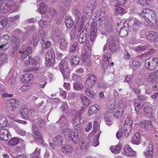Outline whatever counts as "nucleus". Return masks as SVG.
<instances>
[{
    "label": "nucleus",
    "instance_id": "1",
    "mask_svg": "<svg viewBox=\"0 0 158 158\" xmlns=\"http://www.w3.org/2000/svg\"><path fill=\"white\" fill-rule=\"evenodd\" d=\"M17 10V7L14 2L11 4H2L0 6V12L2 13H5L8 12L10 13L16 11Z\"/></svg>",
    "mask_w": 158,
    "mask_h": 158
},
{
    "label": "nucleus",
    "instance_id": "2",
    "mask_svg": "<svg viewBox=\"0 0 158 158\" xmlns=\"http://www.w3.org/2000/svg\"><path fill=\"white\" fill-rule=\"evenodd\" d=\"M62 132L65 136L70 138L74 143H77L79 141L78 135L77 132L74 131L73 130L66 128L63 130Z\"/></svg>",
    "mask_w": 158,
    "mask_h": 158
},
{
    "label": "nucleus",
    "instance_id": "3",
    "mask_svg": "<svg viewBox=\"0 0 158 158\" xmlns=\"http://www.w3.org/2000/svg\"><path fill=\"white\" fill-rule=\"evenodd\" d=\"M158 64V58L151 57L147 59L145 61V65L148 69L153 70L156 69Z\"/></svg>",
    "mask_w": 158,
    "mask_h": 158
},
{
    "label": "nucleus",
    "instance_id": "4",
    "mask_svg": "<svg viewBox=\"0 0 158 158\" xmlns=\"http://www.w3.org/2000/svg\"><path fill=\"white\" fill-rule=\"evenodd\" d=\"M55 55L54 51L50 49L45 55L46 61L45 64L48 66H52L54 63Z\"/></svg>",
    "mask_w": 158,
    "mask_h": 158
},
{
    "label": "nucleus",
    "instance_id": "5",
    "mask_svg": "<svg viewBox=\"0 0 158 158\" xmlns=\"http://www.w3.org/2000/svg\"><path fill=\"white\" fill-rule=\"evenodd\" d=\"M107 40V44H108L109 48L111 51L115 52L117 50L118 43L116 38L112 36L108 39Z\"/></svg>",
    "mask_w": 158,
    "mask_h": 158
},
{
    "label": "nucleus",
    "instance_id": "6",
    "mask_svg": "<svg viewBox=\"0 0 158 158\" xmlns=\"http://www.w3.org/2000/svg\"><path fill=\"white\" fill-rule=\"evenodd\" d=\"M109 108L113 110V115L115 118H118L122 117L124 111L123 108L119 107L116 108L114 103L110 104Z\"/></svg>",
    "mask_w": 158,
    "mask_h": 158
},
{
    "label": "nucleus",
    "instance_id": "7",
    "mask_svg": "<svg viewBox=\"0 0 158 158\" xmlns=\"http://www.w3.org/2000/svg\"><path fill=\"white\" fill-rule=\"evenodd\" d=\"M33 137L36 142L39 145H42L43 143V139L40 134L38 131L36 126L33 127Z\"/></svg>",
    "mask_w": 158,
    "mask_h": 158
},
{
    "label": "nucleus",
    "instance_id": "8",
    "mask_svg": "<svg viewBox=\"0 0 158 158\" xmlns=\"http://www.w3.org/2000/svg\"><path fill=\"white\" fill-rule=\"evenodd\" d=\"M97 80V78L93 75H89L87 77L84 86L86 89H90Z\"/></svg>",
    "mask_w": 158,
    "mask_h": 158
},
{
    "label": "nucleus",
    "instance_id": "9",
    "mask_svg": "<svg viewBox=\"0 0 158 158\" xmlns=\"http://www.w3.org/2000/svg\"><path fill=\"white\" fill-rule=\"evenodd\" d=\"M90 40L93 43L94 42L97 36V24L96 22L92 23L91 25Z\"/></svg>",
    "mask_w": 158,
    "mask_h": 158
},
{
    "label": "nucleus",
    "instance_id": "10",
    "mask_svg": "<svg viewBox=\"0 0 158 158\" xmlns=\"http://www.w3.org/2000/svg\"><path fill=\"white\" fill-rule=\"evenodd\" d=\"M146 38L148 40L153 42L156 40L158 37V32L153 31L148 32L146 33Z\"/></svg>",
    "mask_w": 158,
    "mask_h": 158
},
{
    "label": "nucleus",
    "instance_id": "11",
    "mask_svg": "<svg viewBox=\"0 0 158 158\" xmlns=\"http://www.w3.org/2000/svg\"><path fill=\"white\" fill-rule=\"evenodd\" d=\"M139 126L148 131H151L153 129L152 122L149 120H146L140 123Z\"/></svg>",
    "mask_w": 158,
    "mask_h": 158
},
{
    "label": "nucleus",
    "instance_id": "12",
    "mask_svg": "<svg viewBox=\"0 0 158 158\" xmlns=\"http://www.w3.org/2000/svg\"><path fill=\"white\" fill-rule=\"evenodd\" d=\"M144 15L151 17L152 19H155L156 18V13L154 11L149 9L144 8L143 10L142 13Z\"/></svg>",
    "mask_w": 158,
    "mask_h": 158
},
{
    "label": "nucleus",
    "instance_id": "13",
    "mask_svg": "<svg viewBox=\"0 0 158 158\" xmlns=\"http://www.w3.org/2000/svg\"><path fill=\"white\" fill-rule=\"evenodd\" d=\"M12 47L13 49V51L15 52L19 48L20 46V39L16 37H13L11 38Z\"/></svg>",
    "mask_w": 158,
    "mask_h": 158
},
{
    "label": "nucleus",
    "instance_id": "14",
    "mask_svg": "<svg viewBox=\"0 0 158 158\" xmlns=\"http://www.w3.org/2000/svg\"><path fill=\"white\" fill-rule=\"evenodd\" d=\"M124 154L128 156L133 157L135 156L136 152L128 145H125L123 149Z\"/></svg>",
    "mask_w": 158,
    "mask_h": 158
},
{
    "label": "nucleus",
    "instance_id": "15",
    "mask_svg": "<svg viewBox=\"0 0 158 158\" xmlns=\"http://www.w3.org/2000/svg\"><path fill=\"white\" fill-rule=\"evenodd\" d=\"M19 101L16 99H10L8 102V106L10 107V110L14 111L19 106Z\"/></svg>",
    "mask_w": 158,
    "mask_h": 158
},
{
    "label": "nucleus",
    "instance_id": "16",
    "mask_svg": "<svg viewBox=\"0 0 158 158\" xmlns=\"http://www.w3.org/2000/svg\"><path fill=\"white\" fill-rule=\"evenodd\" d=\"M110 55L109 52H106L103 54V60L102 62V66L105 69L108 66Z\"/></svg>",
    "mask_w": 158,
    "mask_h": 158
},
{
    "label": "nucleus",
    "instance_id": "17",
    "mask_svg": "<svg viewBox=\"0 0 158 158\" xmlns=\"http://www.w3.org/2000/svg\"><path fill=\"white\" fill-rule=\"evenodd\" d=\"M10 135L9 131L6 129H2L0 130V138L3 141H6Z\"/></svg>",
    "mask_w": 158,
    "mask_h": 158
},
{
    "label": "nucleus",
    "instance_id": "18",
    "mask_svg": "<svg viewBox=\"0 0 158 158\" xmlns=\"http://www.w3.org/2000/svg\"><path fill=\"white\" fill-rule=\"evenodd\" d=\"M60 48L63 50H66L67 48L68 41L65 37H62L58 41Z\"/></svg>",
    "mask_w": 158,
    "mask_h": 158
},
{
    "label": "nucleus",
    "instance_id": "19",
    "mask_svg": "<svg viewBox=\"0 0 158 158\" xmlns=\"http://www.w3.org/2000/svg\"><path fill=\"white\" fill-rule=\"evenodd\" d=\"M105 31L107 32H112L113 30V25L110 19L106 20L103 22Z\"/></svg>",
    "mask_w": 158,
    "mask_h": 158
},
{
    "label": "nucleus",
    "instance_id": "20",
    "mask_svg": "<svg viewBox=\"0 0 158 158\" xmlns=\"http://www.w3.org/2000/svg\"><path fill=\"white\" fill-rule=\"evenodd\" d=\"M99 107L97 104H95L91 106L89 109L88 113L89 116L98 113L99 110Z\"/></svg>",
    "mask_w": 158,
    "mask_h": 158
},
{
    "label": "nucleus",
    "instance_id": "21",
    "mask_svg": "<svg viewBox=\"0 0 158 158\" xmlns=\"http://www.w3.org/2000/svg\"><path fill=\"white\" fill-rule=\"evenodd\" d=\"M147 152H144V154L147 157H152L153 156V148L152 143L149 142L148 147L147 149Z\"/></svg>",
    "mask_w": 158,
    "mask_h": 158
},
{
    "label": "nucleus",
    "instance_id": "22",
    "mask_svg": "<svg viewBox=\"0 0 158 158\" xmlns=\"http://www.w3.org/2000/svg\"><path fill=\"white\" fill-rule=\"evenodd\" d=\"M20 113L23 118L27 119L29 118V112L27 108L22 107L20 110Z\"/></svg>",
    "mask_w": 158,
    "mask_h": 158
},
{
    "label": "nucleus",
    "instance_id": "23",
    "mask_svg": "<svg viewBox=\"0 0 158 158\" xmlns=\"http://www.w3.org/2000/svg\"><path fill=\"white\" fill-rule=\"evenodd\" d=\"M31 48L30 47H28L25 51H19L20 52L22 53V54L20 58L24 59L28 55H30L32 52Z\"/></svg>",
    "mask_w": 158,
    "mask_h": 158
},
{
    "label": "nucleus",
    "instance_id": "24",
    "mask_svg": "<svg viewBox=\"0 0 158 158\" xmlns=\"http://www.w3.org/2000/svg\"><path fill=\"white\" fill-rule=\"evenodd\" d=\"M63 138L61 135H58L53 139V141L54 143L57 145L60 146L62 144L63 142Z\"/></svg>",
    "mask_w": 158,
    "mask_h": 158
},
{
    "label": "nucleus",
    "instance_id": "25",
    "mask_svg": "<svg viewBox=\"0 0 158 158\" xmlns=\"http://www.w3.org/2000/svg\"><path fill=\"white\" fill-rule=\"evenodd\" d=\"M99 15V20L102 21V23L105 22L106 20H108L110 19L106 15L105 11H104L101 12Z\"/></svg>",
    "mask_w": 158,
    "mask_h": 158
},
{
    "label": "nucleus",
    "instance_id": "26",
    "mask_svg": "<svg viewBox=\"0 0 158 158\" xmlns=\"http://www.w3.org/2000/svg\"><path fill=\"white\" fill-rule=\"evenodd\" d=\"M68 60L66 58H64L61 61L59 65V68L61 70L68 69Z\"/></svg>",
    "mask_w": 158,
    "mask_h": 158
},
{
    "label": "nucleus",
    "instance_id": "27",
    "mask_svg": "<svg viewBox=\"0 0 158 158\" xmlns=\"http://www.w3.org/2000/svg\"><path fill=\"white\" fill-rule=\"evenodd\" d=\"M8 124L6 118L2 115H0V128L6 127Z\"/></svg>",
    "mask_w": 158,
    "mask_h": 158
},
{
    "label": "nucleus",
    "instance_id": "28",
    "mask_svg": "<svg viewBox=\"0 0 158 158\" xmlns=\"http://www.w3.org/2000/svg\"><path fill=\"white\" fill-rule=\"evenodd\" d=\"M65 23L68 28L71 27L73 25V21L70 16H67L66 17Z\"/></svg>",
    "mask_w": 158,
    "mask_h": 158
},
{
    "label": "nucleus",
    "instance_id": "29",
    "mask_svg": "<svg viewBox=\"0 0 158 158\" xmlns=\"http://www.w3.org/2000/svg\"><path fill=\"white\" fill-rule=\"evenodd\" d=\"M62 151L64 153H72L73 150V147L71 146L67 145L63 146L61 148Z\"/></svg>",
    "mask_w": 158,
    "mask_h": 158
},
{
    "label": "nucleus",
    "instance_id": "30",
    "mask_svg": "<svg viewBox=\"0 0 158 158\" xmlns=\"http://www.w3.org/2000/svg\"><path fill=\"white\" fill-rule=\"evenodd\" d=\"M131 141L132 143L136 145H138L140 143V135L139 133L135 134Z\"/></svg>",
    "mask_w": 158,
    "mask_h": 158
},
{
    "label": "nucleus",
    "instance_id": "31",
    "mask_svg": "<svg viewBox=\"0 0 158 158\" xmlns=\"http://www.w3.org/2000/svg\"><path fill=\"white\" fill-rule=\"evenodd\" d=\"M143 111L148 118H150L152 117V110L149 106H145L143 108Z\"/></svg>",
    "mask_w": 158,
    "mask_h": 158
},
{
    "label": "nucleus",
    "instance_id": "32",
    "mask_svg": "<svg viewBox=\"0 0 158 158\" xmlns=\"http://www.w3.org/2000/svg\"><path fill=\"white\" fill-rule=\"evenodd\" d=\"M87 7L90 9L92 13V11L96 7V4L95 0H91L89 2L87 5Z\"/></svg>",
    "mask_w": 158,
    "mask_h": 158
},
{
    "label": "nucleus",
    "instance_id": "33",
    "mask_svg": "<svg viewBox=\"0 0 158 158\" xmlns=\"http://www.w3.org/2000/svg\"><path fill=\"white\" fill-rule=\"evenodd\" d=\"M122 148V146L120 144L116 145L111 147L110 148V150L111 152L114 154H118L119 153Z\"/></svg>",
    "mask_w": 158,
    "mask_h": 158
},
{
    "label": "nucleus",
    "instance_id": "34",
    "mask_svg": "<svg viewBox=\"0 0 158 158\" xmlns=\"http://www.w3.org/2000/svg\"><path fill=\"white\" fill-rule=\"evenodd\" d=\"M148 46L147 45H144L141 46H135L132 47V49L137 52H141L145 50L148 49Z\"/></svg>",
    "mask_w": 158,
    "mask_h": 158
},
{
    "label": "nucleus",
    "instance_id": "35",
    "mask_svg": "<svg viewBox=\"0 0 158 158\" xmlns=\"http://www.w3.org/2000/svg\"><path fill=\"white\" fill-rule=\"evenodd\" d=\"M33 77V76L31 74H27L23 77L21 79V81L22 82H27L31 80Z\"/></svg>",
    "mask_w": 158,
    "mask_h": 158
},
{
    "label": "nucleus",
    "instance_id": "36",
    "mask_svg": "<svg viewBox=\"0 0 158 158\" xmlns=\"http://www.w3.org/2000/svg\"><path fill=\"white\" fill-rule=\"evenodd\" d=\"M71 64L74 66L78 64L80 61V58L78 56H73L71 58Z\"/></svg>",
    "mask_w": 158,
    "mask_h": 158
},
{
    "label": "nucleus",
    "instance_id": "37",
    "mask_svg": "<svg viewBox=\"0 0 158 158\" xmlns=\"http://www.w3.org/2000/svg\"><path fill=\"white\" fill-rule=\"evenodd\" d=\"M131 127L130 125H125L123 127V131L124 135L126 137H128L131 134Z\"/></svg>",
    "mask_w": 158,
    "mask_h": 158
},
{
    "label": "nucleus",
    "instance_id": "38",
    "mask_svg": "<svg viewBox=\"0 0 158 158\" xmlns=\"http://www.w3.org/2000/svg\"><path fill=\"white\" fill-rule=\"evenodd\" d=\"M87 48H88V51H86L85 50L86 52L83 53L82 55V59L84 61H86L87 59L89 58L91 54L90 53L91 50V48L88 46H87Z\"/></svg>",
    "mask_w": 158,
    "mask_h": 158
},
{
    "label": "nucleus",
    "instance_id": "39",
    "mask_svg": "<svg viewBox=\"0 0 158 158\" xmlns=\"http://www.w3.org/2000/svg\"><path fill=\"white\" fill-rule=\"evenodd\" d=\"M6 56L3 53H0V68L6 62Z\"/></svg>",
    "mask_w": 158,
    "mask_h": 158
},
{
    "label": "nucleus",
    "instance_id": "40",
    "mask_svg": "<svg viewBox=\"0 0 158 158\" xmlns=\"http://www.w3.org/2000/svg\"><path fill=\"white\" fill-rule=\"evenodd\" d=\"M7 21L5 18L0 17V29H3L7 24Z\"/></svg>",
    "mask_w": 158,
    "mask_h": 158
},
{
    "label": "nucleus",
    "instance_id": "41",
    "mask_svg": "<svg viewBox=\"0 0 158 158\" xmlns=\"http://www.w3.org/2000/svg\"><path fill=\"white\" fill-rule=\"evenodd\" d=\"M134 106H135V110L137 113L141 110L143 107V105H141L140 103L136 102L135 100H134Z\"/></svg>",
    "mask_w": 158,
    "mask_h": 158
},
{
    "label": "nucleus",
    "instance_id": "42",
    "mask_svg": "<svg viewBox=\"0 0 158 158\" xmlns=\"http://www.w3.org/2000/svg\"><path fill=\"white\" fill-rule=\"evenodd\" d=\"M127 28L124 27L120 29L119 31V35L122 37H125L127 34Z\"/></svg>",
    "mask_w": 158,
    "mask_h": 158
},
{
    "label": "nucleus",
    "instance_id": "43",
    "mask_svg": "<svg viewBox=\"0 0 158 158\" xmlns=\"http://www.w3.org/2000/svg\"><path fill=\"white\" fill-rule=\"evenodd\" d=\"M86 33L82 32L80 35L79 38V41L80 43L81 44L84 43L86 37Z\"/></svg>",
    "mask_w": 158,
    "mask_h": 158
},
{
    "label": "nucleus",
    "instance_id": "44",
    "mask_svg": "<svg viewBox=\"0 0 158 158\" xmlns=\"http://www.w3.org/2000/svg\"><path fill=\"white\" fill-rule=\"evenodd\" d=\"M39 68L38 67H33L28 68L25 69H23V71L24 72H32L36 71L39 70Z\"/></svg>",
    "mask_w": 158,
    "mask_h": 158
},
{
    "label": "nucleus",
    "instance_id": "45",
    "mask_svg": "<svg viewBox=\"0 0 158 158\" xmlns=\"http://www.w3.org/2000/svg\"><path fill=\"white\" fill-rule=\"evenodd\" d=\"M80 148L82 150L86 149L88 148V142L86 141H82L79 143Z\"/></svg>",
    "mask_w": 158,
    "mask_h": 158
},
{
    "label": "nucleus",
    "instance_id": "46",
    "mask_svg": "<svg viewBox=\"0 0 158 158\" xmlns=\"http://www.w3.org/2000/svg\"><path fill=\"white\" fill-rule=\"evenodd\" d=\"M85 93L87 95L91 98H94L95 95L94 92L92 90H90L89 89H86L85 90Z\"/></svg>",
    "mask_w": 158,
    "mask_h": 158
},
{
    "label": "nucleus",
    "instance_id": "47",
    "mask_svg": "<svg viewBox=\"0 0 158 158\" xmlns=\"http://www.w3.org/2000/svg\"><path fill=\"white\" fill-rule=\"evenodd\" d=\"M73 86L74 90H82L83 89V86L80 83H73Z\"/></svg>",
    "mask_w": 158,
    "mask_h": 158
},
{
    "label": "nucleus",
    "instance_id": "48",
    "mask_svg": "<svg viewBox=\"0 0 158 158\" xmlns=\"http://www.w3.org/2000/svg\"><path fill=\"white\" fill-rule=\"evenodd\" d=\"M81 99L82 103L85 106H87L89 104L88 98L86 96H81Z\"/></svg>",
    "mask_w": 158,
    "mask_h": 158
},
{
    "label": "nucleus",
    "instance_id": "49",
    "mask_svg": "<svg viewBox=\"0 0 158 158\" xmlns=\"http://www.w3.org/2000/svg\"><path fill=\"white\" fill-rule=\"evenodd\" d=\"M77 112V115L78 118V121L81 123H83L85 120V119L84 118V117L81 115L80 112H78L77 110L74 111V112Z\"/></svg>",
    "mask_w": 158,
    "mask_h": 158
},
{
    "label": "nucleus",
    "instance_id": "50",
    "mask_svg": "<svg viewBox=\"0 0 158 158\" xmlns=\"http://www.w3.org/2000/svg\"><path fill=\"white\" fill-rule=\"evenodd\" d=\"M142 24L140 21L137 19H135L133 21V27H140Z\"/></svg>",
    "mask_w": 158,
    "mask_h": 158
},
{
    "label": "nucleus",
    "instance_id": "51",
    "mask_svg": "<svg viewBox=\"0 0 158 158\" xmlns=\"http://www.w3.org/2000/svg\"><path fill=\"white\" fill-rule=\"evenodd\" d=\"M19 140L17 138H14L9 142V144L13 146L17 145L19 143Z\"/></svg>",
    "mask_w": 158,
    "mask_h": 158
},
{
    "label": "nucleus",
    "instance_id": "52",
    "mask_svg": "<svg viewBox=\"0 0 158 158\" xmlns=\"http://www.w3.org/2000/svg\"><path fill=\"white\" fill-rule=\"evenodd\" d=\"M150 0H136V2L143 6L149 5Z\"/></svg>",
    "mask_w": 158,
    "mask_h": 158
},
{
    "label": "nucleus",
    "instance_id": "53",
    "mask_svg": "<svg viewBox=\"0 0 158 158\" xmlns=\"http://www.w3.org/2000/svg\"><path fill=\"white\" fill-rule=\"evenodd\" d=\"M132 123H133L131 118L130 117L127 118L125 121V123H124V126L129 125L131 127Z\"/></svg>",
    "mask_w": 158,
    "mask_h": 158
},
{
    "label": "nucleus",
    "instance_id": "54",
    "mask_svg": "<svg viewBox=\"0 0 158 158\" xmlns=\"http://www.w3.org/2000/svg\"><path fill=\"white\" fill-rule=\"evenodd\" d=\"M99 137V135H96L95 136L94 139L92 141L93 145L94 146L96 147L98 145V139Z\"/></svg>",
    "mask_w": 158,
    "mask_h": 158
},
{
    "label": "nucleus",
    "instance_id": "55",
    "mask_svg": "<svg viewBox=\"0 0 158 158\" xmlns=\"http://www.w3.org/2000/svg\"><path fill=\"white\" fill-rule=\"evenodd\" d=\"M78 43L75 42L70 47V51L71 52H73L75 51L77 48Z\"/></svg>",
    "mask_w": 158,
    "mask_h": 158
},
{
    "label": "nucleus",
    "instance_id": "56",
    "mask_svg": "<svg viewBox=\"0 0 158 158\" xmlns=\"http://www.w3.org/2000/svg\"><path fill=\"white\" fill-rule=\"evenodd\" d=\"M61 108L64 112L67 113L68 111V106L66 102L63 103Z\"/></svg>",
    "mask_w": 158,
    "mask_h": 158
},
{
    "label": "nucleus",
    "instance_id": "57",
    "mask_svg": "<svg viewBox=\"0 0 158 158\" xmlns=\"http://www.w3.org/2000/svg\"><path fill=\"white\" fill-rule=\"evenodd\" d=\"M38 23L40 26L41 27H47L48 25L47 22L42 19L39 21Z\"/></svg>",
    "mask_w": 158,
    "mask_h": 158
},
{
    "label": "nucleus",
    "instance_id": "58",
    "mask_svg": "<svg viewBox=\"0 0 158 158\" xmlns=\"http://www.w3.org/2000/svg\"><path fill=\"white\" fill-rule=\"evenodd\" d=\"M20 15H18L15 16L11 17L10 18V20L11 22L16 23L17 22L19 21Z\"/></svg>",
    "mask_w": 158,
    "mask_h": 158
},
{
    "label": "nucleus",
    "instance_id": "59",
    "mask_svg": "<svg viewBox=\"0 0 158 158\" xmlns=\"http://www.w3.org/2000/svg\"><path fill=\"white\" fill-rule=\"evenodd\" d=\"M61 72L64 78H67L69 77V69L62 70Z\"/></svg>",
    "mask_w": 158,
    "mask_h": 158
},
{
    "label": "nucleus",
    "instance_id": "60",
    "mask_svg": "<svg viewBox=\"0 0 158 158\" xmlns=\"http://www.w3.org/2000/svg\"><path fill=\"white\" fill-rule=\"evenodd\" d=\"M75 114L74 116V117L73 118L72 121V123L73 125H76V124H77V121H78V118L77 115V112H74Z\"/></svg>",
    "mask_w": 158,
    "mask_h": 158
},
{
    "label": "nucleus",
    "instance_id": "61",
    "mask_svg": "<svg viewBox=\"0 0 158 158\" xmlns=\"http://www.w3.org/2000/svg\"><path fill=\"white\" fill-rule=\"evenodd\" d=\"M28 59H29L31 65H36L38 63V61L31 56H29Z\"/></svg>",
    "mask_w": 158,
    "mask_h": 158
},
{
    "label": "nucleus",
    "instance_id": "62",
    "mask_svg": "<svg viewBox=\"0 0 158 158\" xmlns=\"http://www.w3.org/2000/svg\"><path fill=\"white\" fill-rule=\"evenodd\" d=\"M45 46H42L43 49H47L51 47L52 45L51 42L49 41H47L44 43Z\"/></svg>",
    "mask_w": 158,
    "mask_h": 158
},
{
    "label": "nucleus",
    "instance_id": "63",
    "mask_svg": "<svg viewBox=\"0 0 158 158\" xmlns=\"http://www.w3.org/2000/svg\"><path fill=\"white\" fill-rule=\"evenodd\" d=\"M33 42V45L34 46H36L39 42V38L37 36V35H34L32 38Z\"/></svg>",
    "mask_w": 158,
    "mask_h": 158
},
{
    "label": "nucleus",
    "instance_id": "64",
    "mask_svg": "<svg viewBox=\"0 0 158 158\" xmlns=\"http://www.w3.org/2000/svg\"><path fill=\"white\" fill-rule=\"evenodd\" d=\"M115 11L116 13L121 14L124 13V9L121 7H119L116 8Z\"/></svg>",
    "mask_w": 158,
    "mask_h": 158
}]
</instances>
